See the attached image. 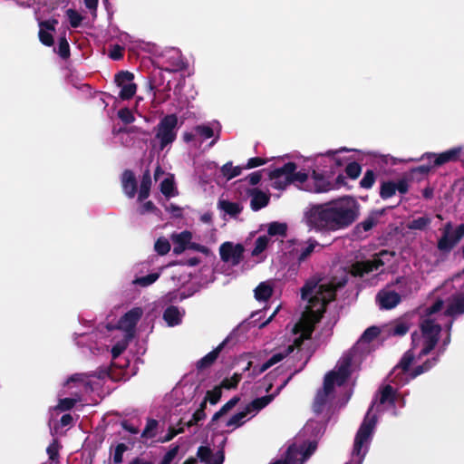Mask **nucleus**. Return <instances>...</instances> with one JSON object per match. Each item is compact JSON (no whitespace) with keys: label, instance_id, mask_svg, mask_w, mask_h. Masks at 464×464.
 Returning <instances> with one entry per match:
<instances>
[{"label":"nucleus","instance_id":"1","mask_svg":"<svg viewBox=\"0 0 464 464\" xmlns=\"http://www.w3.org/2000/svg\"><path fill=\"white\" fill-rule=\"evenodd\" d=\"M441 291L450 293L445 297H438L430 306L405 314L389 325V334L396 336L406 334L417 321L420 330L412 333L411 349L390 372L387 383L380 389L364 419L370 415L377 422L374 409L378 413L390 411L397 415L396 406L405 405L404 394L398 390L431 369L450 343L453 322L464 314V271L446 281Z\"/></svg>","mask_w":464,"mask_h":464},{"label":"nucleus","instance_id":"2","mask_svg":"<svg viewBox=\"0 0 464 464\" xmlns=\"http://www.w3.org/2000/svg\"><path fill=\"white\" fill-rule=\"evenodd\" d=\"M346 281V277L338 282L326 279L308 280L301 289L302 300L306 301L307 304L300 320L292 328L291 343L283 352L274 353L260 365H253V362H248L245 371H251L250 375L254 377L258 376L293 353L304 340L310 338L314 324L319 322L325 310V305L334 300L336 289L343 286Z\"/></svg>","mask_w":464,"mask_h":464},{"label":"nucleus","instance_id":"3","mask_svg":"<svg viewBox=\"0 0 464 464\" xmlns=\"http://www.w3.org/2000/svg\"><path fill=\"white\" fill-rule=\"evenodd\" d=\"M379 334L380 329L376 326L367 328L352 351L344 353L335 368L325 375L324 387L318 391L314 398V411L316 414L324 411H334L346 404L353 393L348 384L352 362L358 353H370V343Z\"/></svg>","mask_w":464,"mask_h":464},{"label":"nucleus","instance_id":"4","mask_svg":"<svg viewBox=\"0 0 464 464\" xmlns=\"http://www.w3.org/2000/svg\"><path fill=\"white\" fill-rule=\"evenodd\" d=\"M360 216V205L350 196L325 203H311L303 211L302 222L309 231L327 234L346 229Z\"/></svg>","mask_w":464,"mask_h":464},{"label":"nucleus","instance_id":"5","mask_svg":"<svg viewBox=\"0 0 464 464\" xmlns=\"http://www.w3.org/2000/svg\"><path fill=\"white\" fill-rule=\"evenodd\" d=\"M142 314V308L134 307L119 320L117 326L103 325L95 332L74 333L73 341L76 345L83 347L85 341L95 339V345L88 344V348L92 353H108L111 345V356L112 359H115L126 349L129 342L133 338L136 324Z\"/></svg>","mask_w":464,"mask_h":464},{"label":"nucleus","instance_id":"6","mask_svg":"<svg viewBox=\"0 0 464 464\" xmlns=\"http://www.w3.org/2000/svg\"><path fill=\"white\" fill-rule=\"evenodd\" d=\"M110 377L107 368H102L90 374L75 373L64 383L62 392L59 394V402L49 410V426L55 420L60 412L72 409L76 402L81 401L83 393L97 390L102 380Z\"/></svg>","mask_w":464,"mask_h":464},{"label":"nucleus","instance_id":"7","mask_svg":"<svg viewBox=\"0 0 464 464\" xmlns=\"http://www.w3.org/2000/svg\"><path fill=\"white\" fill-rule=\"evenodd\" d=\"M291 377L292 375L285 379L280 384V386L277 387L275 393L256 398L249 402L241 411L233 414L229 418H225V416L240 401V398L237 396L231 398L225 405L222 406L218 411L213 415L212 422H217L219 428L226 429L224 430L225 432H231L236 429L243 426L246 421L255 417L261 410L266 408L275 399L280 391L286 385Z\"/></svg>","mask_w":464,"mask_h":464},{"label":"nucleus","instance_id":"8","mask_svg":"<svg viewBox=\"0 0 464 464\" xmlns=\"http://www.w3.org/2000/svg\"><path fill=\"white\" fill-rule=\"evenodd\" d=\"M322 421L310 420L280 459L270 464H304L317 448V440L324 432Z\"/></svg>","mask_w":464,"mask_h":464},{"label":"nucleus","instance_id":"9","mask_svg":"<svg viewBox=\"0 0 464 464\" xmlns=\"http://www.w3.org/2000/svg\"><path fill=\"white\" fill-rule=\"evenodd\" d=\"M376 427V420L368 415L359 427L353 441L351 459L346 464H362Z\"/></svg>","mask_w":464,"mask_h":464},{"label":"nucleus","instance_id":"10","mask_svg":"<svg viewBox=\"0 0 464 464\" xmlns=\"http://www.w3.org/2000/svg\"><path fill=\"white\" fill-rule=\"evenodd\" d=\"M221 125L218 121H208L192 127L190 130L184 131L183 140L198 149L208 139L213 138L209 146L212 147L220 137Z\"/></svg>","mask_w":464,"mask_h":464},{"label":"nucleus","instance_id":"11","mask_svg":"<svg viewBox=\"0 0 464 464\" xmlns=\"http://www.w3.org/2000/svg\"><path fill=\"white\" fill-rule=\"evenodd\" d=\"M178 117L176 114L164 116L157 125L156 139L160 142V150H163L167 146L172 144L177 138Z\"/></svg>","mask_w":464,"mask_h":464},{"label":"nucleus","instance_id":"12","mask_svg":"<svg viewBox=\"0 0 464 464\" xmlns=\"http://www.w3.org/2000/svg\"><path fill=\"white\" fill-rule=\"evenodd\" d=\"M227 442V436L224 432L217 433L213 437V446L217 447L213 452L208 446H201L198 450V457L205 464H222L224 461L223 448Z\"/></svg>","mask_w":464,"mask_h":464},{"label":"nucleus","instance_id":"13","mask_svg":"<svg viewBox=\"0 0 464 464\" xmlns=\"http://www.w3.org/2000/svg\"><path fill=\"white\" fill-rule=\"evenodd\" d=\"M464 237V224L453 228L450 222L445 224L442 236L438 241V249L443 253H449Z\"/></svg>","mask_w":464,"mask_h":464},{"label":"nucleus","instance_id":"14","mask_svg":"<svg viewBox=\"0 0 464 464\" xmlns=\"http://www.w3.org/2000/svg\"><path fill=\"white\" fill-rule=\"evenodd\" d=\"M158 63L159 67L167 72H180L186 67L181 53L176 48L165 50Z\"/></svg>","mask_w":464,"mask_h":464},{"label":"nucleus","instance_id":"15","mask_svg":"<svg viewBox=\"0 0 464 464\" xmlns=\"http://www.w3.org/2000/svg\"><path fill=\"white\" fill-rule=\"evenodd\" d=\"M296 169L294 162L285 163L269 172L270 186L277 190H284L291 184V175Z\"/></svg>","mask_w":464,"mask_h":464},{"label":"nucleus","instance_id":"16","mask_svg":"<svg viewBox=\"0 0 464 464\" xmlns=\"http://www.w3.org/2000/svg\"><path fill=\"white\" fill-rule=\"evenodd\" d=\"M134 75L128 71H121L115 75L114 82L120 89L119 98L125 101L133 97L137 85L133 82Z\"/></svg>","mask_w":464,"mask_h":464},{"label":"nucleus","instance_id":"17","mask_svg":"<svg viewBox=\"0 0 464 464\" xmlns=\"http://www.w3.org/2000/svg\"><path fill=\"white\" fill-rule=\"evenodd\" d=\"M154 179L155 181H160V192L167 198H173L178 195L174 176L170 173L164 172L160 166H158L154 171Z\"/></svg>","mask_w":464,"mask_h":464},{"label":"nucleus","instance_id":"18","mask_svg":"<svg viewBox=\"0 0 464 464\" xmlns=\"http://www.w3.org/2000/svg\"><path fill=\"white\" fill-rule=\"evenodd\" d=\"M243 252L244 247L240 244H234L232 242H225L219 247L221 259L232 266H237L240 263Z\"/></svg>","mask_w":464,"mask_h":464},{"label":"nucleus","instance_id":"19","mask_svg":"<svg viewBox=\"0 0 464 464\" xmlns=\"http://www.w3.org/2000/svg\"><path fill=\"white\" fill-rule=\"evenodd\" d=\"M400 294L397 293L392 285L382 289L376 295V303L383 310H391L401 303Z\"/></svg>","mask_w":464,"mask_h":464},{"label":"nucleus","instance_id":"20","mask_svg":"<svg viewBox=\"0 0 464 464\" xmlns=\"http://www.w3.org/2000/svg\"><path fill=\"white\" fill-rule=\"evenodd\" d=\"M393 289L400 294L401 300L417 293L420 289L419 281L412 276L398 277L395 282L391 284Z\"/></svg>","mask_w":464,"mask_h":464},{"label":"nucleus","instance_id":"21","mask_svg":"<svg viewBox=\"0 0 464 464\" xmlns=\"http://www.w3.org/2000/svg\"><path fill=\"white\" fill-rule=\"evenodd\" d=\"M383 265L384 264L381 257H375L372 260L356 263L352 267V273L355 276H364L365 275L374 271L379 274L382 272V269H380V267L383 266Z\"/></svg>","mask_w":464,"mask_h":464},{"label":"nucleus","instance_id":"22","mask_svg":"<svg viewBox=\"0 0 464 464\" xmlns=\"http://www.w3.org/2000/svg\"><path fill=\"white\" fill-rule=\"evenodd\" d=\"M460 152V148H452L442 153H425L421 156V159H427L429 162H433V166H441L447 162L454 161L458 159Z\"/></svg>","mask_w":464,"mask_h":464},{"label":"nucleus","instance_id":"23","mask_svg":"<svg viewBox=\"0 0 464 464\" xmlns=\"http://www.w3.org/2000/svg\"><path fill=\"white\" fill-rule=\"evenodd\" d=\"M317 247L322 248V246L313 237H309L307 240L300 242L296 248H295L296 260L299 263L304 262L315 251Z\"/></svg>","mask_w":464,"mask_h":464},{"label":"nucleus","instance_id":"24","mask_svg":"<svg viewBox=\"0 0 464 464\" xmlns=\"http://www.w3.org/2000/svg\"><path fill=\"white\" fill-rule=\"evenodd\" d=\"M331 188L332 185L327 178L315 170L311 175L310 185L304 187V190L314 193L326 192Z\"/></svg>","mask_w":464,"mask_h":464},{"label":"nucleus","instance_id":"25","mask_svg":"<svg viewBox=\"0 0 464 464\" xmlns=\"http://www.w3.org/2000/svg\"><path fill=\"white\" fill-rule=\"evenodd\" d=\"M58 24L56 19H50L46 21H39V39L41 43L46 46L53 44V33L55 31V26Z\"/></svg>","mask_w":464,"mask_h":464},{"label":"nucleus","instance_id":"26","mask_svg":"<svg viewBox=\"0 0 464 464\" xmlns=\"http://www.w3.org/2000/svg\"><path fill=\"white\" fill-rule=\"evenodd\" d=\"M142 101H143V99L141 97H138L136 99L135 105H134L133 109L125 107V108L119 110V111H118L119 119L126 124L132 123L135 121V116H134V112H135L138 116L142 117L146 121H148V119L143 114L144 111L140 108V105Z\"/></svg>","mask_w":464,"mask_h":464},{"label":"nucleus","instance_id":"27","mask_svg":"<svg viewBox=\"0 0 464 464\" xmlns=\"http://www.w3.org/2000/svg\"><path fill=\"white\" fill-rule=\"evenodd\" d=\"M184 315V309L175 305H169L163 313V320L169 327H174L181 324Z\"/></svg>","mask_w":464,"mask_h":464},{"label":"nucleus","instance_id":"28","mask_svg":"<svg viewBox=\"0 0 464 464\" xmlns=\"http://www.w3.org/2000/svg\"><path fill=\"white\" fill-rule=\"evenodd\" d=\"M192 234L189 231L172 234L171 240L174 244L173 251L175 254H181L190 244Z\"/></svg>","mask_w":464,"mask_h":464},{"label":"nucleus","instance_id":"29","mask_svg":"<svg viewBox=\"0 0 464 464\" xmlns=\"http://www.w3.org/2000/svg\"><path fill=\"white\" fill-rule=\"evenodd\" d=\"M121 185L125 195L132 198L137 192V182L132 171L125 170L121 176Z\"/></svg>","mask_w":464,"mask_h":464},{"label":"nucleus","instance_id":"30","mask_svg":"<svg viewBox=\"0 0 464 464\" xmlns=\"http://www.w3.org/2000/svg\"><path fill=\"white\" fill-rule=\"evenodd\" d=\"M250 206L254 211H257L267 206L269 202V195L257 188L249 191Z\"/></svg>","mask_w":464,"mask_h":464},{"label":"nucleus","instance_id":"31","mask_svg":"<svg viewBox=\"0 0 464 464\" xmlns=\"http://www.w3.org/2000/svg\"><path fill=\"white\" fill-rule=\"evenodd\" d=\"M218 208L225 214L231 218H237L242 211L243 206L237 201H229L220 198L218 202Z\"/></svg>","mask_w":464,"mask_h":464},{"label":"nucleus","instance_id":"32","mask_svg":"<svg viewBox=\"0 0 464 464\" xmlns=\"http://www.w3.org/2000/svg\"><path fill=\"white\" fill-rule=\"evenodd\" d=\"M150 187H151V176H150V170H146L142 175V179H141V182H140V186L139 196H138V199L140 201L146 199L150 196Z\"/></svg>","mask_w":464,"mask_h":464},{"label":"nucleus","instance_id":"33","mask_svg":"<svg viewBox=\"0 0 464 464\" xmlns=\"http://www.w3.org/2000/svg\"><path fill=\"white\" fill-rule=\"evenodd\" d=\"M273 293V287L270 282H262L255 289V297L258 301H266Z\"/></svg>","mask_w":464,"mask_h":464},{"label":"nucleus","instance_id":"34","mask_svg":"<svg viewBox=\"0 0 464 464\" xmlns=\"http://www.w3.org/2000/svg\"><path fill=\"white\" fill-rule=\"evenodd\" d=\"M224 343H220L216 349L209 352L207 355H205L203 358H201L198 363L197 367L198 369H204L211 365L216 359L218 358L221 349L223 348Z\"/></svg>","mask_w":464,"mask_h":464},{"label":"nucleus","instance_id":"35","mask_svg":"<svg viewBox=\"0 0 464 464\" xmlns=\"http://www.w3.org/2000/svg\"><path fill=\"white\" fill-rule=\"evenodd\" d=\"M431 223L430 218L424 216L413 218L406 224V227L410 230H424Z\"/></svg>","mask_w":464,"mask_h":464},{"label":"nucleus","instance_id":"36","mask_svg":"<svg viewBox=\"0 0 464 464\" xmlns=\"http://www.w3.org/2000/svg\"><path fill=\"white\" fill-rule=\"evenodd\" d=\"M291 183L296 184V186L304 190V187L310 185L311 176L304 171L294 170L291 175Z\"/></svg>","mask_w":464,"mask_h":464},{"label":"nucleus","instance_id":"37","mask_svg":"<svg viewBox=\"0 0 464 464\" xmlns=\"http://www.w3.org/2000/svg\"><path fill=\"white\" fill-rule=\"evenodd\" d=\"M185 297V295H179L178 291H169L156 302V305L158 307H164L168 304L181 301Z\"/></svg>","mask_w":464,"mask_h":464},{"label":"nucleus","instance_id":"38","mask_svg":"<svg viewBox=\"0 0 464 464\" xmlns=\"http://www.w3.org/2000/svg\"><path fill=\"white\" fill-rule=\"evenodd\" d=\"M347 152V151H357L356 150L348 149L346 147H341L337 150H327L325 153L321 154V157H327L331 160H333L335 164V166H342L343 164V160L338 157V155L342 152Z\"/></svg>","mask_w":464,"mask_h":464},{"label":"nucleus","instance_id":"39","mask_svg":"<svg viewBox=\"0 0 464 464\" xmlns=\"http://www.w3.org/2000/svg\"><path fill=\"white\" fill-rule=\"evenodd\" d=\"M160 276V272L151 273L145 276L137 277L132 281L133 285H137L142 287H147L152 285L158 280Z\"/></svg>","mask_w":464,"mask_h":464},{"label":"nucleus","instance_id":"40","mask_svg":"<svg viewBox=\"0 0 464 464\" xmlns=\"http://www.w3.org/2000/svg\"><path fill=\"white\" fill-rule=\"evenodd\" d=\"M242 168L239 166L234 167L231 162H227L221 168L223 176L227 179L236 178L241 174Z\"/></svg>","mask_w":464,"mask_h":464},{"label":"nucleus","instance_id":"41","mask_svg":"<svg viewBox=\"0 0 464 464\" xmlns=\"http://www.w3.org/2000/svg\"><path fill=\"white\" fill-rule=\"evenodd\" d=\"M270 238L268 236H260L255 242V246L252 250L253 256H258L268 246Z\"/></svg>","mask_w":464,"mask_h":464},{"label":"nucleus","instance_id":"42","mask_svg":"<svg viewBox=\"0 0 464 464\" xmlns=\"http://www.w3.org/2000/svg\"><path fill=\"white\" fill-rule=\"evenodd\" d=\"M158 425L159 423L156 420H149L141 433V438L145 440L155 438L158 430Z\"/></svg>","mask_w":464,"mask_h":464},{"label":"nucleus","instance_id":"43","mask_svg":"<svg viewBox=\"0 0 464 464\" xmlns=\"http://www.w3.org/2000/svg\"><path fill=\"white\" fill-rule=\"evenodd\" d=\"M396 193L395 182H383L381 186L380 196L383 199L392 198Z\"/></svg>","mask_w":464,"mask_h":464},{"label":"nucleus","instance_id":"44","mask_svg":"<svg viewBox=\"0 0 464 464\" xmlns=\"http://www.w3.org/2000/svg\"><path fill=\"white\" fill-rule=\"evenodd\" d=\"M268 237L269 236H279L284 237L286 233V225L284 223L273 222L268 227Z\"/></svg>","mask_w":464,"mask_h":464},{"label":"nucleus","instance_id":"45","mask_svg":"<svg viewBox=\"0 0 464 464\" xmlns=\"http://www.w3.org/2000/svg\"><path fill=\"white\" fill-rule=\"evenodd\" d=\"M221 394L222 392L220 387H216L213 390L208 391L202 401V406H206L207 401H209L211 404H216L219 401Z\"/></svg>","mask_w":464,"mask_h":464},{"label":"nucleus","instance_id":"46","mask_svg":"<svg viewBox=\"0 0 464 464\" xmlns=\"http://www.w3.org/2000/svg\"><path fill=\"white\" fill-rule=\"evenodd\" d=\"M375 179V173L369 169L364 173L362 179H361L360 186L363 188L369 189L373 186Z\"/></svg>","mask_w":464,"mask_h":464},{"label":"nucleus","instance_id":"47","mask_svg":"<svg viewBox=\"0 0 464 464\" xmlns=\"http://www.w3.org/2000/svg\"><path fill=\"white\" fill-rule=\"evenodd\" d=\"M66 15L71 26L73 28H77L78 26H80L83 19L82 15L73 9H68L66 11Z\"/></svg>","mask_w":464,"mask_h":464},{"label":"nucleus","instance_id":"48","mask_svg":"<svg viewBox=\"0 0 464 464\" xmlns=\"http://www.w3.org/2000/svg\"><path fill=\"white\" fill-rule=\"evenodd\" d=\"M361 172L362 167L357 162H351L345 168L346 175L352 179H357L360 176Z\"/></svg>","mask_w":464,"mask_h":464},{"label":"nucleus","instance_id":"49","mask_svg":"<svg viewBox=\"0 0 464 464\" xmlns=\"http://www.w3.org/2000/svg\"><path fill=\"white\" fill-rule=\"evenodd\" d=\"M155 250L160 255H166L170 250V244L167 238L160 237L155 243Z\"/></svg>","mask_w":464,"mask_h":464},{"label":"nucleus","instance_id":"50","mask_svg":"<svg viewBox=\"0 0 464 464\" xmlns=\"http://www.w3.org/2000/svg\"><path fill=\"white\" fill-rule=\"evenodd\" d=\"M128 450V447L124 443H119L114 450L112 455V459L115 464H120L122 462L123 454Z\"/></svg>","mask_w":464,"mask_h":464},{"label":"nucleus","instance_id":"51","mask_svg":"<svg viewBox=\"0 0 464 464\" xmlns=\"http://www.w3.org/2000/svg\"><path fill=\"white\" fill-rule=\"evenodd\" d=\"M73 419L71 414H64L62 416L60 420L59 425L57 423H54V420L52 422V429L51 431L54 430L55 433L58 432V428L60 427H67L72 425Z\"/></svg>","mask_w":464,"mask_h":464},{"label":"nucleus","instance_id":"52","mask_svg":"<svg viewBox=\"0 0 464 464\" xmlns=\"http://www.w3.org/2000/svg\"><path fill=\"white\" fill-rule=\"evenodd\" d=\"M58 53L63 59L68 58L70 55V47L65 37H61L59 40Z\"/></svg>","mask_w":464,"mask_h":464},{"label":"nucleus","instance_id":"53","mask_svg":"<svg viewBox=\"0 0 464 464\" xmlns=\"http://www.w3.org/2000/svg\"><path fill=\"white\" fill-rule=\"evenodd\" d=\"M241 380V376L239 374H234L231 378L229 379H225L222 382H221V387L222 388H225V389H232V388H235L238 382H240Z\"/></svg>","mask_w":464,"mask_h":464},{"label":"nucleus","instance_id":"54","mask_svg":"<svg viewBox=\"0 0 464 464\" xmlns=\"http://www.w3.org/2000/svg\"><path fill=\"white\" fill-rule=\"evenodd\" d=\"M179 452V446H174L164 455L160 464H170Z\"/></svg>","mask_w":464,"mask_h":464},{"label":"nucleus","instance_id":"55","mask_svg":"<svg viewBox=\"0 0 464 464\" xmlns=\"http://www.w3.org/2000/svg\"><path fill=\"white\" fill-rule=\"evenodd\" d=\"M59 451V444L56 440H53V442L47 447L46 452L49 456V459L54 460L58 456Z\"/></svg>","mask_w":464,"mask_h":464},{"label":"nucleus","instance_id":"56","mask_svg":"<svg viewBox=\"0 0 464 464\" xmlns=\"http://www.w3.org/2000/svg\"><path fill=\"white\" fill-rule=\"evenodd\" d=\"M123 49L124 47L119 44L111 46L109 53L110 58L115 61L120 60L123 55Z\"/></svg>","mask_w":464,"mask_h":464},{"label":"nucleus","instance_id":"57","mask_svg":"<svg viewBox=\"0 0 464 464\" xmlns=\"http://www.w3.org/2000/svg\"><path fill=\"white\" fill-rule=\"evenodd\" d=\"M155 211H157V208H155L154 204L151 201L145 202L138 209V212L140 215Z\"/></svg>","mask_w":464,"mask_h":464},{"label":"nucleus","instance_id":"58","mask_svg":"<svg viewBox=\"0 0 464 464\" xmlns=\"http://www.w3.org/2000/svg\"><path fill=\"white\" fill-rule=\"evenodd\" d=\"M119 41L124 45V46H128L130 48L133 47V39H132V36L130 35L129 34L127 33H121L119 34Z\"/></svg>","mask_w":464,"mask_h":464},{"label":"nucleus","instance_id":"59","mask_svg":"<svg viewBox=\"0 0 464 464\" xmlns=\"http://www.w3.org/2000/svg\"><path fill=\"white\" fill-rule=\"evenodd\" d=\"M375 224H376L375 218L369 217L365 220L362 221L358 225V227H362L364 231H369L374 227Z\"/></svg>","mask_w":464,"mask_h":464},{"label":"nucleus","instance_id":"60","mask_svg":"<svg viewBox=\"0 0 464 464\" xmlns=\"http://www.w3.org/2000/svg\"><path fill=\"white\" fill-rule=\"evenodd\" d=\"M265 163H266V160H264L261 158H258V157L251 158L247 161L246 169L256 168V167L261 166V165H263Z\"/></svg>","mask_w":464,"mask_h":464},{"label":"nucleus","instance_id":"61","mask_svg":"<svg viewBox=\"0 0 464 464\" xmlns=\"http://www.w3.org/2000/svg\"><path fill=\"white\" fill-rule=\"evenodd\" d=\"M395 188L401 194H405L409 188L408 181L406 179H400L398 182H395Z\"/></svg>","mask_w":464,"mask_h":464},{"label":"nucleus","instance_id":"62","mask_svg":"<svg viewBox=\"0 0 464 464\" xmlns=\"http://www.w3.org/2000/svg\"><path fill=\"white\" fill-rule=\"evenodd\" d=\"M167 211L169 212L173 217L179 218L182 216V208L179 206L170 204L166 208Z\"/></svg>","mask_w":464,"mask_h":464},{"label":"nucleus","instance_id":"63","mask_svg":"<svg viewBox=\"0 0 464 464\" xmlns=\"http://www.w3.org/2000/svg\"><path fill=\"white\" fill-rule=\"evenodd\" d=\"M204 408H205V406H202V403H201L200 409L196 411V412L193 414V420H194L195 424L205 419L206 415L204 412Z\"/></svg>","mask_w":464,"mask_h":464},{"label":"nucleus","instance_id":"64","mask_svg":"<svg viewBox=\"0 0 464 464\" xmlns=\"http://www.w3.org/2000/svg\"><path fill=\"white\" fill-rule=\"evenodd\" d=\"M247 181L251 185H256L261 179V174L259 171L253 172L246 178Z\"/></svg>","mask_w":464,"mask_h":464}]
</instances>
